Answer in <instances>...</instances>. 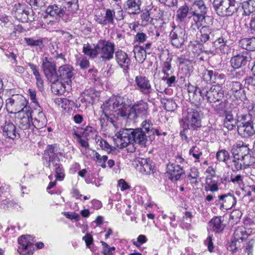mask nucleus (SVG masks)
I'll return each instance as SVG.
<instances>
[{
	"label": "nucleus",
	"instance_id": "obj_1",
	"mask_svg": "<svg viewBox=\"0 0 255 255\" xmlns=\"http://www.w3.org/2000/svg\"><path fill=\"white\" fill-rule=\"evenodd\" d=\"M101 108L102 110L100 118L102 125L103 121L107 120L115 126L114 118L122 119L126 122H129L130 107L128 98L126 96H113L104 103Z\"/></svg>",
	"mask_w": 255,
	"mask_h": 255
},
{
	"label": "nucleus",
	"instance_id": "obj_2",
	"mask_svg": "<svg viewBox=\"0 0 255 255\" xmlns=\"http://www.w3.org/2000/svg\"><path fill=\"white\" fill-rule=\"evenodd\" d=\"M187 90L190 99L195 104H199L204 100L210 104L219 102L224 97V91L219 85H213L210 88L205 86L199 88L189 83Z\"/></svg>",
	"mask_w": 255,
	"mask_h": 255
},
{
	"label": "nucleus",
	"instance_id": "obj_3",
	"mask_svg": "<svg viewBox=\"0 0 255 255\" xmlns=\"http://www.w3.org/2000/svg\"><path fill=\"white\" fill-rule=\"evenodd\" d=\"M115 142L117 147L120 148L128 147V150L132 152L135 148L134 143L145 145L147 141V135L140 128H123L116 134Z\"/></svg>",
	"mask_w": 255,
	"mask_h": 255
},
{
	"label": "nucleus",
	"instance_id": "obj_4",
	"mask_svg": "<svg viewBox=\"0 0 255 255\" xmlns=\"http://www.w3.org/2000/svg\"><path fill=\"white\" fill-rule=\"evenodd\" d=\"M254 118L251 114H242L238 116L237 130L243 138H248L255 134Z\"/></svg>",
	"mask_w": 255,
	"mask_h": 255
},
{
	"label": "nucleus",
	"instance_id": "obj_5",
	"mask_svg": "<svg viewBox=\"0 0 255 255\" xmlns=\"http://www.w3.org/2000/svg\"><path fill=\"white\" fill-rule=\"evenodd\" d=\"M235 0H214L213 5L217 14L221 17L232 15L238 7Z\"/></svg>",
	"mask_w": 255,
	"mask_h": 255
},
{
	"label": "nucleus",
	"instance_id": "obj_6",
	"mask_svg": "<svg viewBox=\"0 0 255 255\" xmlns=\"http://www.w3.org/2000/svg\"><path fill=\"white\" fill-rule=\"evenodd\" d=\"M28 102L21 95H13L6 100V106L11 109L10 113L19 114L20 112H27L30 107L27 106Z\"/></svg>",
	"mask_w": 255,
	"mask_h": 255
},
{
	"label": "nucleus",
	"instance_id": "obj_7",
	"mask_svg": "<svg viewBox=\"0 0 255 255\" xmlns=\"http://www.w3.org/2000/svg\"><path fill=\"white\" fill-rule=\"evenodd\" d=\"M202 116L203 114L199 109L188 108L184 121L187 128L195 130L200 128Z\"/></svg>",
	"mask_w": 255,
	"mask_h": 255
},
{
	"label": "nucleus",
	"instance_id": "obj_8",
	"mask_svg": "<svg viewBox=\"0 0 255 255\" xmlns=\"http://www.w3.org/2000/svg\"><path fill=\"white\" fill-rule=\"evenodd\" d=\"M115 47L114 43L111 41L100 40L97 44V56L99 55L104 61H109L114 58Z\"/></svg>",
	"mask_w": 255,
	"mask_h": 255
},
{
	"label": "nucleus",
	"instance_id": "obj_9",
	"mask_svg": "<svg viewBox=\"0 0 255 255\" xmlns=\"http://www.w3.org/2000/svg\"><path fill=\"white\" fill-rule=\"evenodd\" d=\"M45 12L56 19L61 18L65 22L70 21L73 17L76 16L68 14L66 7H62L56 4L49 5L47 6Z\"/></svg>",
	"mask_w": 255,
	"mask_h": 255
},
{
	"label": "nucleus",
	"instance_id": "obj_10",
	"mask_svg": "<svg viewBox=\"0 0 255 255\" xmlns=\"http://www.w3.org/2000/svg\"><path fill=\"white\" fill-rule=\"evenodd\" d=\"M230 91L234 98L233 104L237 106H240L243 104L247 100L245 89L244 86L238 81H233L230 84Z\"/></svg>",
	"mask_w": 255,
	"mask_h": 255
},
{
	"label": "nucleus",
	"instance_id": "obj_11",
	"mask_svg": "<svg viewBox=\"0 0 255 255\" xmlns=\"http://www.w3.org/2000/svg\"><path fill=\"white\" fill-rule=\"evenodd\" d=\"M148 105L142 101L135 103L129 108V122L135 120L138 117L145 116L148 114Z\"/></svg>",
	"mask_w": 255,
	"mask_h": 255
},
{
	"label": "nucleus",
	"instance_id": "obj_12",
	"mask_svg": "<svg viewBox=\"0 0 255 255\" xmlns=\"http://www.w3.org/2000/svg\"><path fill=\"white\" fill-rule=\"evenodd\" d=\"M41 67L45 76L49 81H55L57 79L56 66L51 58H43Z\"/></svg>",
	"mask_w": 255,
	"mask_h": 255
},
{
	"label": "nucleus",
	"instance_id": "obj_13",
	"mask_svg": "<svg viewBox=\"0 0 255 255\" xmlns=\"http://www.w3.org/2000/svg\"><path fill=\"white\" fill-rule=\"evenodd\" d=\"M186 31L181 26L173 27L169 34L171 44L176 47L180 48L184 44L185 41Z\"/></svg>",
	"mask_w": 255,
	"mask_h": 255
},
{
	"label": "nucleus",
	"instance_id": "obj_14",
	"mask_svg": "<svg viewBox=\"0 0 255 255\" xmlns=\"http://www.w3.org/2000/svg\"><path fill=\"white\" fill-rule=\"evenodd\" d=\"M136 89L145 96H149L152 91L149 80L145 76L138 75L135 77Z\"/></svg>",
	"mask_w": 255,
	"mask_h": 255
},
{
	"label": "nucleus",
	"instance_id": "obj_15",
	"mask_svg": "<svg viewBox=\"0 0 255 255\" xmlns=\"http://www.w3.org/2000/svg\"><path fill=\"white\" fill-rule=\"evenodd\" d=\"M74 69L70 65L65 64L59 67L57 71L58 78L70 85L74 77Z\"/></svg>",
	"mask_w": 255,
	"mask_h": 255
},
{
	"label": "nucleus",
	"instance_id": "obj_16",
	"mask_svg": "<svg viewBox=\"0 0 255 255\" xmlns=\"http://www.w3.org/2000/svg\"><path fill=\"white\" fill-rule=\"evenodd\" d=\"M32 113V125L37 129H40L45 127L47 125V119L45 114L41 110V108L38 106L34 111H31Z\"/></svg>",
	"mask_w": 255,
	"mask_h": 255
},
{
	"label": "nucleus",
	"instance_id": "obj_17",
	"mask_svg": "<svg viewBox=\"0 0 255 255\" xmlns=\"http://www.w3.org/2000/svg\"><path fill=\"white\" fill-rule=\"evenodd\" d=\"M115 13L114 10L107 8L105 10V13L96 15L95 19L98 23L103 26H115L116 25L115 22Z\"/></svg>",
	"mask_w": 255,
	"mask_h": 255
},
{
	"label": "nucleus",
	"instance_id": "obj_18",
	"mask_svg": "<svg viewBox=\"0 0 255 255\" xmlns=\"http://www.w3.org/2000/svg\"><path fill=\"white\" fill-rule=\"evenodd\" d=\"M30 236L22 235L18 239L19 246L18 248V252L22 255H32L33 252L31 250L33 243L30 241Z\"/></svg>",
	"mask_w": 255,
	"mask_h": 255
},
{
	"label": "nucleus",
	"instance_id": "obj_19",
	"mask_svg": "<svg viewBox=\"0 0 255 255\" xmlns=\"http://www.w3.org/2000/svg\"><path fill=\"white\" fill-rule=\"evenodd\" d=\"M115 57L117 63L123 69L124 72L129 70L131 59L126 52L119 49L115 52Z\"/></svg>",
	"mask_w": 255,
	"mask_h": 255
},
{
	"label": "nucleus",
	"instance_id": "obj_20",
	"mask_svg": "<svg viewBox=\"0 0 255 255\" xmlns=\"http://www.w3.org/2000/svg\"><path fill=\"white\" fill-rule=\"evenodd\" d=\"M136 168L142 174H150L153 172L154 169L153 163L149 158H139L135 161Z\"/></svg>",
	"mask_w": 255,
	"mask_h": 255
},
{
	"label": "nucleus",
	"instance_id": "obj_21",
	"mask_svg": "<svg viewBox=\"0 0 255 255\" xmlns=\"http://www.w3.org/2000/svg\"><path fill=\"white\" fill-rule=\"evenodd\" d=\"M17 120L19 127L22 130L28 129L32 127V113L30 110L27 112L18 114Z\"/></svg>",
	"mask_w": 255,
	"mask_h": 255
},
{
	"label": "nucleus",
	"instance_id": "obj_22",
	"mask_svg": "<svg viewBox=\"0 0 255 255\" xmlns=\"http://www.w3.org/2000/svg\"><path fill=\"white\" fill-rule=\"evenodd\" d=\"M218 203L220 208L229 209L234 206L237 203L235 196L231 193L221 195L219 196Z\"/></svg>",
	"mask_w": 255,
	"mask_h": 255
},
{
	"label": "nucleus",
	"instance_id": "obj_23",
	"mask_svg": "<svg viewBox=\"0 0 255 255\" xmlns=\"http://www.w3.org/2000/svg\"><path fill=\"white\" fill-rule=\"evenodd\" d=\"M55 81H49L51 83L52 91L57 95H63L65 92H68L71 89V85L61 81L57 77Z\"/></svg>",
	"mask_w": 255,
	"mask_h": 255
},
{
	"label": "nucleus",
	"instance_id": "obj_24",
	"mask_svg": "<svg viewBox=\"0 0 255 255\" xmlns=\"http://www.w3.org/2000/svg\"><path fill=\"white\" fill-rule=\"evenodd\" d=\"M167 173L170 174L169 178L172 180L177 181L184 174L185 172L182 167L179 165L169 163L166 166Z\"/></svg>",
	"mask_w": 255,
	"mask_h": 255
},
{
	"label": "nucleus",
	"instance_id": "obj_25",
	"mask_svg": "<svg viewBox=\"0 0 255 255\" xmlns=\"http://www.w3.org/2000/svg\"><path fill=\"white\" fill-rule=\"evenodd\" d=\"M219 177L217 175H207L206 177L205 190L212 192L219 190V185L221 184Z\"/></svg>",
	"mask_w": 255,
	"mask_h": 255
},
{
	"label": "nucleus",
	"instance_id": "obj_26",
	"mask_svg": "<svg viewBox=\"0 0 255 255\" xmlns=\"http://www.w3.org/2000/svg\"><path fill=\"white\" fill-rule=\"evenodd\" d=\"M232 151L234 157L238 159H241L248 153L251 152L248 146L241 141L236 143L233 145Z\"/></svg>",
	"mask_w": 255,
	"mask_h": 255
},
{
	"label": "nucleus",
	"instance_id": "obj_27",
	"mask_svg": "<svg viewBox=\"0 0 255 255\" xmlns=\"http://www.w3.org/2000/svg\"><path fill=\"white\" fill-rule=\"evenodd\" d=\"M251 58L249 53L238 54L233 57L231 59L230 62L233 68L239 69L242 65H246L247 62L250 61Z\"/></svg>",
	"mask_w": 255,
	"mask_h": 255
},
{
	"label": "nucleus",
	"instance_id": "obj_28",
	"mask_svg": "<svg viewBox=\"0 0 255 255\" xmlns=\"http://www.w3.org/2000/svg\"><path fill=\"white\" fill-rule=\"evenodd\" d=\"M3 136L12 139H15L19 134L16 131L15 125L10 121H5V124L2 126Z\"/></svg>",
	"mask_w": 255,
	"mask_h": 255
},
{
	"label": "nucleus",
	"instance_id": "obj_29",
	"mask_svg": "<svg viewBox=\"0 0 255 255\" xmlns=\"http://www.w3.org/2000/svg\"><path fill=\"white\" fill-rule=\"evenodd\" d=\"M252 231L250 229H246L244 226L237 228L234 233V238L236 241H243L251 235Z\"/></svg>",
	"mask_w": 255,
	"mask_h": 255
},
{
	"label": "nucleus",
	"instance_id": "obj_30",
	"mask_svg": "<svg viewBox=\"0 0 255 255\" xmlns=\"http://www.w3.org/2000/svg\"><path fill=\"white\" fill-rule=\"evenodd\" d=\"M140 0H127L124 4V8L128 10L130 14H136L140 11Z\"/></svg>",
	"mask_w": 255,
	"mask_h": 255
},
{
	"label": "nucleus",
	"instance_id": "obj_31",
	"mask_svg": "<svg viewBox=\"0 0 255 255\" xmlns=\"http://www.w3.org/2000/svg\"><path fill=\"white\" fill-rule=\"evenodd\" d=\"M225 116L224 127L230 130L234 129L238 124V119H235L233 114L230 111L226 112Z\"/></svg>",
	"mask_w": 255,
	"mask_h": 255
},
{
	"label": "nucleus",
	"instance_id": "obj_32",
	"mask_svg": "<svg viewBox=\"0 0 255 255\" xmlns=\"http://www.w3.org/2000/svg\"><path fill=\"white\" fill-rule=\"evenodd\" d=\"M224 229L221 217H215L209 223L208 230L215 233H220Z\"/></svg>",
	"mask_w": 255,
	"mask_h": 255
},
{
	"label": "nucleus",
	"instance_id": "obj_33",
	"mask_svg": "<svg viewBox=\"0 0 255 255\" xmlns=\"http://www.w3.org/2000/svg\"><path fill=\"white\" fill-rule=\"evenodd\" d=\"M29 11L28 9L24 8L23 6H19L14 11V15L17 19L22 22H27L33 20L28 16Z\"/></svg>",
	"mask_w": 255,
	"mask_h": 255
},
{
	"label": "nucleus",
	"instance_id": "obj_34",
	"mask_svg": "<svg viewBox=\"0 0 255 255\" xmlns=\"http://www.w3.org/2000/svg\"><path fill=\"white\" fill-rule=\"evenodd\" d=\"M193 17V20L195 22V26L197 28H199L202 24L206 23L205 18L207 13L198 12L195 10L191 12Z\"/></svg>",
	"mask_w": 255,
	"mask_h": 255
},
{
	"label": "nucleus",
	"instance_id": "obj_35",
	"mask_svg": "<svg viewBox=\"0 0 255 255\" xmlns=\"http://www.w3.org/2000/svg\"><path fill=\"white\" fill-rule=\"evenodd\" d=\"M69 15H74L77 13L79 10L78 0H63Z\"/></svg>",
	"mask_w": 255,
	"mask_h": 255
},
{
	"label": "nucleus",
	"instance_id": "obj_36",
	"mask_svg": "<svg viewBox=\"0 0 255 255\" xmlns=\"http://www.w3.org/2000/svg\"><path fill=\"white\" fill-rule=\"evenodd\" d=\"M189 12V7L186 3L180 6L177 10L176 17L180 22L184 21Z\"/></svg>",
	"mask_w": 255,
	"mask_h": 255
},
{
	"label": "nucleus",
	"instance_id": "obj_37",
	"mask_svg": "<svg viewBox=\"0 0 255 255\" xmlns=\"http://www.w3.org/2000/svg\"><path fill=\"white\" fill-rule=\"evenodd\" d=\"M240 45L249 51H255V37L244 38L240 41Z\"/></svg>",
	"mask_w": 255,
	"mask_h": 255
},
{
	"label": "nucleus",
	"instance_id": "obj_38",
	"mask_svg": "<svg viewBox=\"0 0 255 255\" xmlns=\"http://www.w3.org/2000/svg\"><path fill=\"white\" fill-rule=\"evenodd\" d=\"M141 126L140 129L144 131V133L147 135V137L154 135L155 128H153V124L150 120L144 121L142 122Z\"/></svg>",
	"mask_w": 255,
	"mask_h": 255
},
{
	"label": "nucleus",
	"instance_id": "obj_39",
	"mask_svg": "<svg viewBox=\"0 0 255 255\" xmlns=\"http://www.w3.org/2000/svg\"><path fill=\"white\" fill-rule=\"evenodd\" d=\"M213 30L211 28L208 26H204L200 30V40L202 42H206L209 40L211 36H213L212 32Z\"/></svg>",
	"mask_w": 255,
	"mask_h": 255
},
{
	"label": "nucleus",
	"instance_id": "obj_40",
	"mask_svg": "<svg viewBox=\"0 0 255 255\" xmlns=\"http://www.w3.org/2000/svg\"><path fill=\"white\" fill-rule=\"evenodd\" d=\"M133 52L136 60L140 63H142L146 58L145 49L141 46L135 47Z\"/></svg>",
	"mask_w": 255,
	"mask_h": 255
},
{
	"label": "nucleus",
	"instance_id": "obj_41",
	"mask_svg": "<svg viewBox=\"0 0 255 255\" xmlns=\"http://www.w3.org/2000/svg\"><path fill=\"white\" fill-rule=\"evenodd\" d=\"M58 146L56 144L48 145L44 150V157H56L58 156Z\"/></svg>",
	"mask_w": 255,
	"mask_h": 255
},
{
	"label": "nucleus",
	"instance_id": "obj_42",
	"mask_svg": "<svg viewBox=\"0 0 255 255\" xmlns=\"http://www.w3.org/2000/svg\"><path fill=\"white\" fill-rule=\"evenodd\" d=\"M161 103L164 106L165 109L168 111H174L177 108V104L171 99L162 98Z\"/></svg>",
	"mask_w": 255,
	"mask_h": 255
},
{
	"label": "nucleus",
	"instance_id": "obj_43",
	"mask_svg": "<svg viewBox=\"0 0 255 255\" xmlns=\"http://www.w3.org/2000/svg\"><path fill=\"white\" fill-rule=\"evenodd\" d=\"M93 159L94 161L97 162L100 166L103 168H106L107 165L106 162L108 160V157L107 155H101L98 152L95 151L94 154L93 156Z\"/></svg>",
	"mask_w": 255,
	"mask_h": 255
},
{
	"label": "nucleus",
	"instance_id": "obj_44",
	"mask_svg": "<svg viewBox=\"0 0 255 255\" xmlns=\"http://www.w3.org/2000/svg\"><path fill=\"white\" fill-rule=\"evenodd\" d=\"M223 38H219L214 42V46L216 49L221 52L225 53L228 50V47Z\"/></svg>",
	"mask_w": 255,
	"mask_h": 255
},
{
	"label": "nucleus",
	"instance_id": "obj_45",
	"mask_svg": "<svg viewBox=\"0 0 255 255\" xmlns=\"http://www.w3.org/2000/svg\"><path fill=\"white\" fill-rule=\"evenodd\" d=\"M24 40L30 46H38L41 48L43 46V41L41 38L35 39L33 38L25 37Z\"/></svg>",
	"mask_w": 255,
	"mask_h": 255
},
{
	"label": "nucleus",
	"instance_id": "obj_46",
	"mask_svg": "<svg viewBox=\"0 0 255 255\" xmlns=\"http://www.w3.org/2000/svg\"><path fill=\"white\" fill-rule=\"evenodd\" d=\"M83 51L90 57L95 58L97 56V45L94 48H92L89 44H84Z\"/></svg>",
	"mask_w": 255,
	"mask_h": 255
},
{
	"label": "nucleus",
	"instance_id": "obj_47",
	"mask_svg": "<svg viewBox=\"0 0 255 255\" xmlns=\"http://www.w3.org/2000/svg\"><path fill=\"white\" fill-rule=\"evenodd\" d=\"M242 8L244 11L243 14L245 15H249L255 10V7L250 3L249 0L243 3Z\"/></svg>",
	"mask_w": 255,
	"mask_h": 255
},
{
	"label": "nucleus",
	"instance_id": "obj_48",
	"mask_svg": "<svg viewBox=\"0 0 255 255\" xmlns=\"http://www.w3.org/2000/svg\"><path fill=\"white\" fill-rule=\"evenodd\" d=\"M193 6L197 7V11L199 12L207 13V8L205 4V2L203 0H195L193 4Z\"/></svg>",
	"mask_w": 255,
	"mask_h": 255
},
{
	"label": "nucleus",
	"instance_id": "obj_49",
	"mask_svg": "<svg viewBox=\"0 0 255 255\" xmlns=\"http://www.w3.org/2000/svg\"><path fill=\"white\" fill-rule=\"evenodd\" d=\"M230 157L228 151L225 149L219 150L216 153V158L220 162H226Z\"/></svg>",
	"mask_w": 255,
	"mask_h": 255
},
{
	"label": "nucleus",
	"instance_id": "obj_50",
	"mask_svg": "<svg viewBox=\"0 0 255 255\" xmlns=\"http://www.w3.org/2000/svg\"><path fill=\"white\" fill-rule=\"evenodd\" d=\"M189 154L192 155L197 161H199V159L202 155V152L200 149L196 146H193L189 150Z\"/></svg>",
	"mask_w": 255,
	"mask_h": 255
},
{
	"label": "nucleus",
	"instance_id": "obj_51",
	"mask_svg": "<svg viewBox=\"0 0 255 255\" xmlns=\"http://www.w3.org/2000/svg\"><path fill=\"white\" fill-rule=\"evenodd\" d=\"M224 75L220 74L216 71L209 70V79L210 82L215 83L217 80L219 79H223Z\"/></svg>",
	"mask_w": 255,
	"mask_h": 255
},
{
	"label": "nucleus",
	"instance_id": "obj_52",
	"mask_svg": "<svg viewBox=\"0 0 255 255\" xmlns=\"http://www.w3.org/2000/svg\"><path fill=\"white\" fill-rule=\"evenodd\" d=\"M95 140L98 145L103 149L106 150L111 149V146L108 142L106 140L101 138L100 136L96 134L95 136Z\"/></svg>",
	"mask_w": 255,
	"mask_h": 255
},
{
	"label": "nucleus",
	"instance_id": "obj_53",
	"mask_svg": "<svg viewBox=\"0 0 255 255\" xmlns=\"http://www.w3.org/2000/svg\"><path fill=\"white\" fill-rule=\"evenodd\" d=\"M241 159L243 165L245 166H249L254 162V158L251 155V152L248 153L246 155L244 156Z\"/></svg>",
	"mask_w": 255,
	"mask_h": 255
},
{
	"label": "nucleus",
	"instance_id": "obj_54",
	"mask_svg": "<svg viewBox=\"0 0 255 255\" xmlns=\"http://www.w3.org/2000/svg\"><path fill=\"white\" fill-rule=\"evenodd\" d=\"M253 66L252 68V71L254 76H250L245 79V83L248 85L253 87L255 89V61L252 63Z\"/></svg>",
	"mask_w": 255,
	"mask_h": 255
},
{
	"label": "nucleus",
	"instance_id": "obj_55",
	"mask_svg": "<svg viewBox=\"0 0 255 255\" xmlns=\"http://www.w3.org/2000/svg\"><path fill=\"white\" fill-rule=\"evenodd\" d=\"M243 162L241 161V159L234 157L232 163L231 164V168L233 171H238L242 169Z\"/></svg>",
	"mask_w": 255,
	"mask_h": 255
},
{
	"label": "nucleus",
	"instance_id": "obj_56",
	"mask_svg": "<svg viewBox=\"0 0 255 255\" xmlns=\"http://www.w3.org/2000/svg\"><path fill=\"white\" fill-rule=\"evenodd\" d=\"M242 215V212L239 210H236L232 211L230 214V220L233 221L234 223H238Z\"/></svg>",
	"mask_w": 255,
	"mask_h": 255
},
{
	"label": "nucleus",
	"instance_id": "obj_57",
	"mask_svg": "<svg viewBox=\"0 0 255 255\" xmlns=\"http://www.w3.org/2000/svg\"><path fill=\"white\" fill-rule=\"evenodd\" d=\"M48 161L47 163V167H48L50 169H51L52 167H57L58 164V163L60 162V158L58 157H50L48 158Z\"/></svg>",
	"mask_w": 255,
	"mask_h": 255
},
{
	"label": "nucleus",
	"instance_id": "obj_58",
	"mask_svg": "<svg viewBox=\"0 0 255 255\" xmlns=\"http://www.w3.org/2000/svg\"><path fill=\"white\" fill-rule=\"evenodd\" d=\"M147 242V239L144 235H140L137 238L136 241H133V244L136 247H139L142 244Z\"/></svg>",
	"mask_w": 255,
	"mask_h": 255
},
{
	"label": "nucleus",
	"instance_id": "obj_59",
	"mask_svg": "<svg viewBox=\"0 0 255 255\" xmlns=\"http://www.w3.org/2000/svg\"><path fill=\"white\" fill-rule=\"evenodd\" d=\"M55 177L57 180H62L64 177L65 174L64 172V169L61 165H59L55 168Z\"/></svg>",
	"mask_w": 255,
	"mask_h": 255
},
{
	"label": "nucleus",
	"instance_id": "obj_60",
	"mask_svg": "<svg viewBox=\"0 0 255 255\" xmlns=\"http://www.w3.org/2000/svg\"><path fill=\"white\" fill-rule=\"evenodd\" d=\"M230 181L234 184L240 185L243 182V176L241 174H232Z\"/></svg>",
	"mask_w": 255,
	"mask_h": 255
},
{
	"label": "nucleus",
	"instance_id": "obj_61",
	"mask_svg": "<svg viewBox=\"0 0 255 255\" xmlns=\"http://www.w3.org/2000/svg\"><path fill=\"white\" fill-rule=\"evenodd\" d=\"M27 64L31 69L35 77H37V76L40 75L38 66L30 62L27 63Z\"/></svg>",
	"mask_w": 255,
	"mask_h": 255
},
{
	"label": "nucleus",
	"instance_id": "obj_62",
	"mask_svg": "<svg viewBox=\"0 0 255 255\" xmlns=\"http://www.w3.org/2000/svg\"><path fill=\"white\" fill-rule=\"evenodd\" d=\"M161 3H163L168 7L177 6L178 0H158Z\"/></svg>",
	"mask_w": 255,
	"mask_h": 255
},
{
	"label": "nucleus",
	"instance_id": "obj_63",
	"mask_svg": "<svg viewBox=\"0 0 255 255\" xmlns=\"http://www.w3.org/2000/svg\"><path fill=\"white\" fill-rule=\"evenodd\" d=\"M147 38L146 35L143 32H138L135 36V40L139 43H143Z\"/></svg>",
	"mask_w": 255,
	"mask_h": 255
},
{
	"label": "nucleus",
	"instance_id": "obj_64",
	"mask_svg": "<svg viewBox=\"0 0 255 255\" xmlns=\"http://www.w3.org/2000/svg\"><path fill=\"white\" fill-rule=\"evenodd\" d=\"M101 243L103 246L102 253L104 255H113V253L111 252L110 246L105 242L101 241Z\"/></svg>",
	"mask_w": 255,
	"mask_h": 255
}]
</instances>
